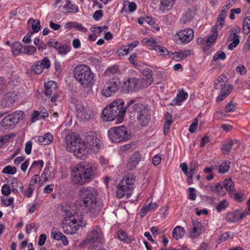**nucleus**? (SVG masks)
<instances>
[{
    "instance_id": "nucleus-62",
    "label": "nucleus",
    "mask_w": 250,
    "mask_h": 250,
    "mask_svg": "<svg viewBox=\"0 0 250 250\" xmlns=\"http://www.w3.org/2000/svg\"><path fill=\"white\" fill-rule=\"evenodd\" d=\"M87 250H105V249L103 247V244H93L88 247Z\"/></svg>"
},
{
    "instance_id": "nucleus-42",
    "label": "nucleus",
    "mask_w": 250,
    "mask_h": 250,
    "mask_svg": "<svg viewBox=\"0 0 250 250\" xmlns=\"http://www.w3.org/2000/svg\"><path fill=\"white\" fill-rule=\"evenodd\" d=\"M30 21L32 22L31 26L33 32L37 33L39 32L41 29L40 21L39 20H34L31 18L28 20V23H29Z\"/></svg>"
},
{
    "instance_id": "nucleus-54",
    "label": "nucleus",
    "mask_w": 250,
    "mask_h": 250,
    "mask_svg": "<svg viewBox=\"0 0 250 250\" xmlns=\"http://www.w3.org/2000/svg\"><path fill=\"white\" fill-rule=\"evenodd\" d=\"M43 165L44 162L42 160L34 161L32 164L30 170L32 168H42L43 167Z\"/></svg>"
},
{
    "instance_id": "nucleus-20",
    "label": "nucleus",
    "mask_w": 250,
    "mask_h": 250,
    "mask_svg": "<svg viewBox=\"0 0 250 250\" xmlns=\"http://www.w3.org/2000/svg\"><path fill=\"white\" fill-rule=\"evenodd\" d=\"M9 114L4 117L0 122V130L5 131L10 129L14 125V121H13L12 118Z\"/></svg>"
},
{
    "instance_id": "nucleus-63",
    "label": "nucleus",
    "mask_w": 250,
    "mask_h": 250,
    "mask_svg": "<svg viewBox=\"0 0 250 250\" xmlns=\"http://www.w3.org/2000/svg\"><path fill=\"white\" fill-rule=\"evenodd\" d=\"M230 41L232 42H240V36L236 33H231L229 35Z\"/></svg>"
},
{
    "instance_id": "nucleus-23",
    "label": "nucleus",
    "mask_w": 250,
    "mask_h": 250,
    "mask_svg": "<svg viewBox=\"0 0 250 250\" xmlns=\"http://www.w3.org/2000/svg\"><path fill=\"white\" fill-rule=\"evenodd\" d=\"M152 73V71L148 68H146L143 69L142 74L144 77L143 79L146 81L145 84H144V87H147L153 83Z\"/></svg>"
},
{
    "instance_id": "nucleus-46",
    "label": "nucleus",
    "mask_w": 250,
    "mask_h": 250,
    "mask_svg": "<svg viewBox=\"0 0 250 250\" xmlns=\"http://www.w3.org/2000/svg\"><path fill=\"white\" fill-rule=\"evenodd\" d=\"M226 17V14L222 13L220 12L219 15L218 16L217 19V28L219 26L220 28H221L223 25L224 24V20Z\"/></svg>"
},
{
    "instance_id": "nucleus-36",
    "label": "nucleus",
    "mask_w": 250,
    "mask_h": 250,
    "mask_svg": "<svg viewBox=\"0 0 250 250\" xmlns=\"http://www.w3.org/2000/svg\"><path fill=\"white\" fill-rule=\"evenodd\" d=\"M194 13L191 11L189 10L183 15L181 19L182 23L185 24H187L189 23L194 17Z\"/></svg>"
},
{
    "instance_id": "nucleus-32",
    "label": "nucleus",
    "mask_w": 250,
    "mask_h": 250,
    "mask_svg": "<svg viewBox=\"0 0 250 250\" xmlns=\"http://www.w3.org/2000/svg\"><path fill=\"white\" fill-rule=\"evenodd\" d=\"M138 80L135 78H129L127 81L125 82L124 85L127 87L129 91H132L135 89L137 85Z\"/></svg>"
},
{
    "instance_id": "nucleus-57",
    "label": "nucleus",
    "mask_w": 250,
    "mask_h": 250,
    "mask_svg": "<svg viewBox=\"0 0 250 250\" xmlns=\"http://www.w3.org/2000/svg\"><path fill=\"white\" fill-rule=\"evenodd\" d=\"M11 191V188L9 185L4 184L1 188V193L5 196L9 195Z\"/></svg>"
},
{
    "instance_id": "nucleus-59",
    "label": "nucleus",
    "mask_w": 250,
    "mask_h": 250,
    "mask_svg": "<svg viewBox=\"0 0 250 250\" xmlns=\"http://www.w3.org/2000/svg\"><path fill=\"white\" fill-rule=\"evenodd\" d=\"M188 199L190 200L194 201L196 199V194L194 188H189L188 190Z\"/></svg>"
},
{
    "instance_id": "nucleus-10",
    "label": "nucleus",
    "mask_w": 250,
    "mask_h": 250,
    "mask_svg": "<svg viewBox=\"0 0 250 250\" xmlns=\"http://www.w3.org/2000/svg\"><path fill=\"white\" fill-rule=\"evenodd\" d=\"M110 140L114 143L125 141L129 138L126 129L124 126L110 128L108 131Z\"/></svg>"
},
{
    "instance_id": "nucleus-47",
    "label": "nucleus",
    "mask_w": 250,
    "mask_h": 250,
    "mask_svg": "<svg viewBox=\"0 0 250 250\" xmlns=\"http://www.w3.org/2000/svg\"><path fill=\"white\" fill-rule=\"evenodd\" d=\"M155 51L158 55L161 56H165L169 54V52L166 47L160 45L157 49H155Z\"/></svg>"
},
{
    "instance_id": "nucleus-49",
    "label": "nucleus",
    "mask_w": 250,
    "mask_h": 250,
    "mask_svg": "<svg viewBox=\"0 0 250 250\" xmlns=\"http://www.w3.org/2000/svg\"><path fill=\"white\" fill-rule=\"evenodd\" d=\"M130 51V50H128V47L126 46V45H124L119 48L116 51V53L119 56L121 57L127 55Z\"/></svg>"
},
{
    "instance_id": "nucleus-2",
    "label": "nucleus",
    "mask_w": 250,
    "mask_h": 250,
    "mask_svg": "<svg viewBox=\"0 0 250 250\" xmlns=\"http://www.w3.org/2000/svg\"><path fill=\"white\" fill-rule=\"evenodd\" d=\"M62 215L63 219L62 223V228L64 233L68 234L75 233L79 227H84L86 222L82 217L73 213L70 210L62 208Z\"/></svg>"
},
{
    "instance_id": "nucleus-9",
    "label": "nucleus",
    "mask_w": 250,
    "mask_h": 250,
    "mask_svg": "<svg viewBox=\"0 0 250 250\" xmlns=\"http://www.w3.org/2000/svg\"><path fill=\"white\" fill-rule=\"evenodd\" d=\"M134 179L132 175H127L120 182L117 187L116 196L120 199L130 197L133 188Z\"/></svg>"
},
{
    "instance_id": "nucleus-3",
    "label": "nucleus",
    "mask_w": 250,
    "mask_h": 250,
    "mask_svg": "<svg viewBox=\"0 0 250 250\" xmlns=\"http://www.w3.org/2000/svg\"><path fill=\"white\" fill-rule=\"evenodd\" d=\"M64 141L67 151L73 153L78 158L83 159L89 153L87 145L75 133L67 134Z\"/></svg>"
},
{
    "instance_id": "nucleus-24",
    "label": "nucleus",
    "mask_w": 250,
    "mask_h": 250,
    "mask_svg": "<svg viewBox=\"0 0 250 250\" xmlns=\"http://www.w3.org/2000/svg\"><path fill=\"white\" fill-rule=\"evenodd\" d=\"M188 97V94L183 90L179 91L177 96L170 103V105H181V103Z\"/></svg>"
},
{
    "instance_id": "nucleus-19",
    "label": "nucleus",
    "mask_w": 250,
    "mask_h": 250,
    "mask_svg": "<svg viewBox=\"0 0 250 250\" xmlns=\"http://www.w3.org/2000/svg\"><path fill=\"white\" fill-rule=\"evenodd\" d=\"M141 160V155L138 152H135L129 158L127 164V167L130 170L133 169L138 164Z\"/></svg>"
},
{
    "instance_id": "nucleus-12",
    "label": "nucleus",
    "mask_w": 250,
    "mask_h": 250,
    "mask_svg": "<svg viewBox=\"0 0 250 250\" xmlns=\"http://www.w3.org/2000/svg\"><path fill=\"white\" fill-rule=\"evenodd\" d=\"M120 81L117 76L113 77L111 80L106 82L104 86L102 93L105 97L110 96L115 93L119 88Z\"/></svg>"
},
{
    "instance_id": "nucleus-61",
    "label": "nucleus",
    "mask_w": 250,
    "mask_h": 250,
    "mask_svg": "<svg viewBox=\"0 0 250 250\" xmlns=\"http://www.w3.org/2000/svg\"><path fill=\"white\" fill-rule=\"evenodd\" d=\"M235 110L236 105L232 102L228 103L226 106L225 111L227 112L234 111Z\"/></svg>"
},
{
    "instance_id": "nucleus-25",
    "label": "nucleus",
    "mask_w": 250,
    "mask_h": 250,
    "mask_svg": "<svg viewBox=\"0 0 250 250\" xmlns=\"http://www.w3.org/2000/svg\"><path fill=\"white\" fill-rule=\"evenodd\" d=\"M208 188L212 192L217 193L221 196H224L227 194L222 184L221 183L210 185L208 186Z\"/></svg>"
},
{
    "instance_id": "nucleus-26",
    "label": "nucleus",
    "mask_w": 250,
    "mask_h": 250,
    "mask_svg": "<svg viewBox=\"0 0 250 250\" xmlns=\"http://www.w3.org/2000/svg\"><path fill=\"white\" fill-rule=\"evenodd\" d=\"M222 185L226 192H227V191H228L229 196L232 197V194L235 189L234 184L232 180L230 178L226 179L223 181Z\"/></svg>"
},
{
    "instance_id": "nucleus-34",
    "label": "nucleus",
    "mask_w": 250,
    "mask_h": 250,
    "mask_svg": "<svg viewBox=\"0 0 250 250\" xmlns=\"http://www.w3.org/2000/svg\"><path fill=\"white\" fill-rule=\"evenodd\" d=\"M185 231L184 228L181 226H177L172 231L173 237L178 240L181 238L185 234Z\"/></svg>"
},
{
    "instance_id": "nucleus-58",
    "label": "nucleus",
    "mask_w": 250,
    "mask_h": 250,
    "mask_svg": "<svg viewBox=\"0 0 250 250\" xmlns=\"http://www.w3.org/2000/svg\"><path fill=\"white\" fill-rule=\"evenodd\" d=\"M233 236V234L230 233L229 232H226L222 235H220L219 237V239L221 241H225L229 239L232 238Z\"/></svg>"
},
{
    "instance_id": "nucleus-1",
    "label": "nucleus",
    "mask_w": 250,
    "mask_h": 250,
    "mask_svg": "<svg viewBox=\"0 0 250 250\" xmlns=\"http://www.w3.org/2000/svg\"><path fill=\"white\" fill-rule=\"evenodd\" d=\"M98 190L93 187L82 188L79 191L80 205L90 216H96L101 209L97 205Z\"/></svg>"
},
{
    "instance_id": "nucleus-35",
    "label": "nucleus",
    "mask_w": 250,
    "mask_h": 250,
    "mask_svg": "<svg viewBox=\"0 0 250 250\" xmlns=\"http://www.w3.org/2000/svg\"><path fill=\"white\" fill-rule=\"evenodd\" d=\"M63 8L65 9L67 12L69 13H77L79 11V9L77 6L72 4L69 0H66V3L63 6Z\"/></svg>"
},
{
    "instance_id": "nucleus-15",
    "label": "nucleus",
    "mask_w": 250,
    "mask_h": 250,
    "mask_svg": "<svg viewBox=\"0 0 250 250\" xmlns=\"http://www.w3.org/2000/svg\"><path fill=\"white\" fill-rule=\"evenodd\" d=\"M179 40L182 43H188L191 41L194 37V31L191 28H187L179 31L177 33Z\"/></svg>"
},
{
    "instance_id": "nucleus-48",
    "label": "nucleus",
    "mask_w": 250,
    "mask_h": 250,
    "mask_svg": "<svg viewBox=\"0 0 250 250\" xmlns=\"http://www.w3.org/2000/svg\"><path fill=\"white\" fill-rule=\"evenodd\" d=\"M118 238L121 241L128 243L129 239L125 232L122 230H119L117 233Z\"/></svg>"
},
{
    "instance_id": "nucleus-60",
    "label": "nucleus",
    "mask_w": 250,
    "mask_h": 250,
    "mask_svg": "<svg viewBox=\"0 0 250 250\" xmlns=\"http://www.w3.org/2000/svg\"><path fill=\"white\" fill-rule=\"evenodd\" d=\"M198 164L196 161H192L190 166V172L195 174L198 169Z\"/></svg>"
},
{
    "instance_id": "nucleus-18",
    "label": "nucleus",
    "mask_w": 250,
    "mask_h": 250,
    "mask_svg": "<svg viewBox=\"0 0 250 250\" xmlns=\"http://www.w3.org/2000/svg\"><path fill=\"white\" fill-rule=\"evenodd\" d=\"M36 142L42 145L50 144L53 140L52 134L49 132L45 133L43 136H38L34 137Z\"/></svg>"
},
{
    "instance_id": "nucleus-16",
    "label": "nucleus",
    "mask_w": 250,
    "mask_h": 250,
    "mask_svg": "<svg viewBox=\"0 0 250 250\" xmlns=\"http://www.w3.org/2000/svg\"><path fill=\"white\" fill-rule=\"evenodd\" d=\"M18 98L15 92L6 93L0 102V105L3 108H10L13 106Z\"/></svg>"
},
{
    "instance_id": "nucleus-41",
    "label": "nucleus",
    "mask_w": 250,
    "mask_h": 250,
    "mask_svg": "<svg viewBox=\"0 0 250 250\" xmlns=\"http://www.w3.org/2000/svg\"><path fill=\"white\" fill-rule=\"evenodd\" d=\"M37 51V48L33 45H25L23 46L22 53L31 55Z\"/></svg>"
},
{
    "instance_id": "nucleus-51",
    "label": "nucleus",
    "mask_w": 250,
    "mask_h": 250,
    "mask_svg": "<svg viewBox=\"0 0 250 250\" xmlns=\"http://www.w3.org/2000/svg\"><path fill=\"white\" fill-rule=\"evenodd\" d=\"M226 58L225 53L223 51H218L213 56V60L214 61H216L218 60H224Z\"/></svg>"
},
{
    "instance_id": "nucleus-52",
    "label": "nucleus",
    "mask_w": 250,
    "mask_h": 250,
    "mask_svg": "<svg viewBox=\"0 0 250 250\" xmlns=\"http://www.w3.org/2000/svg\"><path fill=\"white\" fill-rule=\"evenodd\" d=\"M49 171V168L46 167L44 169L43 172L42 174V178L44 179V181H47L49 179H52L54 177V174H48V172Z\"/></svg>"
},
{
    "instance_id": "nucleus-31",
    "label": "nucleus",
    "mask_w": 250,
    "mask_h": 250,
    "mask_svg": "<svg viewBox=\"0 0 250 250\" xmlns=\"http://www.w3.org/2000/svg\"><path fill=\"white\" fill-rule=\"evenodd\" d=\"M142 42L144 44L150 47L149 49H153L155 51L160 45L155 39L153 38L149 39L145 38L142 40Z\"/></svg>"
},
{
    "instance_id": "nucleus-33",
    "label": "nucleus",
    "mask_w": 250,
    "mask_h": 250,
    "mask_svg": "<svg viewBox=\"0 0 250 250\" xmlns=\"http://www.w3.org/2000/svg\"><path fill=\"white\" fill-rule=\"evenodd\" d=\"M212 33L208 36L206 41V44L209 45L210 44L213 43L217 37V25H214L212 28Z\"/></svg>"
},
{
    "instance_id": "nucleus-40",
    "label": "nucleus",
    "mask_w": 250,
    "mask_h": 250,
    "mask_svg": "<svg viewBox=\"0 0 250 250\" xmlns=\"http://www.w3.org/2000/svg\"><path fill=\"white\" fill-rule=\"evenodd\" d=\"M10 116H11L12 119L13 121H14L15 125L17 124L19 121L21 119H22V117L23 116V112L21 111H16L12 113V114H9Z\"/></svg>"
},
{
    "instance_id": "nucleus-64",
    "label": "nucleus",
    "mask_w": 250,
    "mask_h": 250,
    "mask_svg": "<svg viewBox=\"0 0 250 250\" xmlns=\"http://www.w3.org/2000/svg\"><path fill=\"white\" fill-rule=\"evenodd\" d=\"M198 120L197 119H195L194 120L193 123L191 124V125H190L188 130L191 133H193L196 131L197 129V126L198 125Z\"/></svg>"
},
{
    "instance_id": "nucleus-21",
    "label": "nucleus",
    "mask_w": 250,
    "mask_h": 250,
    "mask_svg": "<svg viewBox=\"0 0 250 250\" xmlns=\"http://www.w3.org/2000/svg\"><path fill=\"white\" fill-rule=\"evenodd\" d=\"M245 215L243 212L236 210L233 212L228 213L226 217V220L229 222H235L242 219Z\"/></svg>"
},
{
    "instance_id": "nucleus-44",
    "label": "nucleus",
    "mask_w": 250,
    "mask_h": 250,
    "mask_svg": "<svg viewBox=\"0 0 250 250\" xmlns=\"http://www.w3.org/2000/svg\"><path fill=\"white\" fill-rule=\"evenodd\" d=\"M17 172V168L15 167L8 165L4 167L1 173L7 175H14Z\"/></svg>"
},
{
    "instance_id": "nucleus-4",
    "label": "nucleus",
    "mask_w": 250,
    "mask_h": 250,
    "mask_svg": "<svg viewBox=\"0 0 250 250\" xmlns=\"http://www.w3.org/2000/svg\"><path fill=\"white\" fill-rule=\"evenodd\" d=\"M124 103L123 100L120 99L105 107L102 113L103 121L108 122L116 120V123H122L126 108L124 106Z\"/></svg>"
},
{
    "instance_id": "nucleus-6",
    "label": "nucleus",
    "mask_w": 250,
    "mask_h": 250,
    "mask_svg": "<svg viewBox=\"0 0 250 250\" xmlns=\"http://www.w3.org/2000/svg\"><path fill=\"white\" fill-rule=\"evenodd\" d=\"M125 106L131 113L137 114V118L142 126H146L150 120V114L146 106L141 103H135L134 100H129Z\"/></svg>"
},
{
    "instance_id": "nucleus-14",
    "label": "nucleus",
    "mask_w": 250,
    "mask_h": 250,
    "mask_svg": "<svg viewBox=\"0 0 250 250\" xmlns=\"http://www.w3.org/2000/svg\"><path fill=\"white\" fill-rule=\"evenodd\" d=\"M50 66V61L47 57H44L42 60L34 63L31 70L37 74H40L42 72L44 69H48Z\"/></svg>"
},
{
    "instance_id": "nucleus-45",
    "label": "nucleus",
    "mask_w": 250,
    "mask_h": 250,
    "mask_svg": "<svg viewBox=\"0 0 250 250\" xmlns=\"http://www.w3.org/2000/svg\"><path fill=\"white\" fill-rule=\"evenodd\" d=\"M229 205V202L224 199L219 203L216 207V209L218 212H220L222 210H225Z\"/></svg>"
},
{
    "instance_id": "nucleus-22",
    "label": "nucleus",
    "mask_w": 250,
    "mask_h": 250,
    "mask_svg": "<svg viewBox=\"0 0 250 250\" xmlns=\"http://www.w3.org/2000/svg\"><path fill=\"white\" fill-rule=\"evenodd\" d=\"M193 228L189 232L190 236L192 238H195L201 234L202 225L198 222L193 221H192Z\"/></svg>"
},
{
    "instance_id": "nucleus-13",
    "label": "nucleus",
    "mask_w": 250,
    "mask_h": 250,
    "mask_svg": "<svg viewBox=\"0 0 250 250\" xmlns=\"http://www.w3.org/2000/svg\"><path fill=\"white\" fill-rule=\"evenodd\" d=\"M85 139L88 144L87 146L89 150L97 151L101 145V140L98 138L97 134L92 131L86 133Z\"/></svg>"
},
{
    "instance_id": "nucleus-55",
    "label": "nucleus",
    "mask_w": 250,
    "mask_h": 250,
    "mask_svg": "<svg viewBox=\"0 0 250 250\" xmlns=\"http://www.w3.org/2000/svg\"><path fill=\"white\" fill-rule=\"evenodd\" d=\"M230 164V162H229L228 164L227 162H225L219 166V172L222 173H224L227 172L230 167L229 165Z\"/></svg>"
},
{
    "instance_id": "nucleus-17",
    "label": "nucleus",
    "mask_w": 250,
    "mask_h": 250,
    "mask_svg": "<svg viewBox=\"0 0 250 250\" xmlns=\"http://www.w3.org/2000/svg\"><path fill=\"white\" fill-rule=\"evenodd\" d=\"M239 146L240 143L238 141L229 140L222 145L221 150L223 154L228 155L232 148L236 150L239 147Z\"/></svg>"
},
{
    "instance_id": "nucleus-30",
    "label": "nucleus",
    "mask_w": 250,
    "mask_h": 250,
    "mask_svg": "<svg viewBox=\"0 0 250 250\" xmlns=\"http://www.w3.org/2000/svg\"><path fill=\"white\" fill-rule=\"evenodd\" d=\"M220 86H222L220 93L226 95V97L230 93L233 89V87L231 85L226 84V83L224 82V81H222L221 84L220 85L215 84L214 87L215 89H218L219 88Z\"/></svg>"
},
{
    "instance_id": "nucleus-37",
    "label": "nucleus",
    "mask_w": 250,
    "mask_h": 250,
    "mask_svg": "<svg viewBox=\"0 0 250 250\" xmlns=\"http://www.w3.org/2000/svg\"><path fill=\"white\" fill-rule=\"evenodd\" d=\"M119 73V66L117 65L108 67L104 72V74L108 77L116 76Z\"/></svg>"
},
{
    "instance_id": "nucleus-5",
    "label": "nucleus",
    "mask_w": 250,
    "mask_h": 250,
    "mask_svg": "<svg viewBox=\"0 0 250 250\" xmlns=\"http://www.w3.org/2000/svg\"><path fill=\"white\" fill-rule=\"evenodd\" d=\"M97 175V168L93 165H82L72 172V180L76 184L83 185L91 181Z\"/></svg>"
},
{
    "instance_id": "nucleus-7",
    "label": "nucleus",
    "mask_w": 250,
    "mask_h": 250,
    "mask_svg": "<svg viewBox=\"0 0 250 250\" xmlns=\"http://www.w3.org/2000/svg\"><path fill=\"white\" fill-rule=\"evenodd\" d=\"M73 74L75 78L83 87L93 85L94 74L88 66L85 64L77 65L74 69Z\"/></svg>"
},
{
    "instance_id": "nucleus-11",
    "label": "nucleus",
    "mask_w": 250,
    "mask_h": 250,
    "mask_svg": "<svg viewBox=\"0 0 250 250\" xmlns=\"http://www.w3.org/2000/svg\"><path fill=\"white\" fill-rule=\"evenodd\" d=\"M104 243L103 233L100 228L98 226L94 227L89 232L86 239L83 242V245H99Z\"/></svg>"
},
{
    "instance_id": "nucleus-8",
    "label": "nucleus",
    "mask_w": 250,
    "mask_h": 250,
    "mask_svg": "<svg viewBox=\"0 0 250 250\" xmlns=\"http://www.w3.org/2000/svg\"><path fill=\"white\" fill-rule=\"evenodd\" d=\"M74 104L77 118L81 122H91L95 120L96 112L87 104L79 100H75Z\"/></svg>"
},
{
    "instance_id": "nucleus-43",
    "label": "nucleus",
    "mask_w": 250,
    "mask_h": 250,
    "mask_svg": "<svg viewBox=\"0 0 250 250\" xmlns=\"http://www.w3.org/2000/svg\"><path fill=\"white\" fill-rule=\"evenodd\" d=\"M243 32L245 34H247L250 32V18L246 17L243 22Z\"/></svg>"
},
{
    "instance_id": "nucleus-39",
    "label": "nucleus",
    "mask_w": 250,
    "mask_h": 250,
    "mask_svg": "<svg viewBox=\"0 0 250 250\" xmlns=\"http://www.w3.org/2000/svg\"><path fill=\"white\" fill-rule=\"evenodd\" d=\"M71 49V46L67 44H61L57 50L58 54L62 55H66Z\"/></svg>"
},
{
    "instance_id": "nucleus-56",
    "label": "nucleus",
    "mask_w": 250,
    "mask_h": 250,
    "mask_svg": "<svg viewBox=\"0 0 250 250\" xmlns=\"http://www.w3.org/2000/svg\"><path fill=\"white\" fill-rule=\"evenodd\" d=\"M62 233L61 232L58 233L56 231V229L55 228H53L51 231V238L53 239L56 240H60L61 239V237H62Z\"/></svg>"
},
{
    "instance_id": "nucleus-29",
    "label": "nucleus",
    "mask_w": 250,
    "mask_h": 250,
    "mask_svg": "<svg viewBox=\"0 0 250 250\" xmlns=\"http://www.w3.org/2000/svg\"><path fill=\"white\" fill-rule=\"evenodd\" d=\"M20 182L18 178H13L10 181V187L11 188V191L13 193L15 194H17L19 192V190L18 188H20V191L22 192L23 189V187L21 185V186H19ZM21 185V184L20 183Z\"/></svg>"
},
{
    "instance_id": "nucleus-27",
    "label": "nucleus",
    "mask_w": 250,
    "mask_h": 250,
    "mask_svg": "<svg viewBox=\"0 0 250 250\" xmlns=\"http://www.w3.org/2000/svg\"><path fill=\"white\" fill-rule=\"evenodd\" d=\"M45 90L44 93L46 96H50L56 92L57 85L53 82H49L44 84Z\"/></svg>"
},
{
    "instance_id": "nucleus-53",
    "label": "nucleus",
    "mask_w": 250,
    "mask_h": 250,
    "mask_svg": "<svg viewBox=\"0 0 250 250\" xmlns=\"http://www.w3.org/2000/svg\"><path fill=\"white\" fill-rule=\"evenodd\" d=\"M61 44H61L58 41H55L54 39H50L47 42V45L48 46L53 47L56 50H57Z\"/></svg>"
},
{
    "instance_id": "nucleus-38",
    "label": "nucleus",
    "mask_w": 250,
    "mask_h": 250,
    "mask_svg": "<svg viewBox=\"0 0 250 250\" xmlns=\"http://www.w3.org/2000/svg\"><path fill=\"white\" fill-rule=\"evenodd\" d=\"M23 46L20 42H14L11 47V50L13 54L18 55L22 53Z\"/></svg>"
},
{
    "instance_id": "nucleus-50",
    "label": "nucleus",
    "mask_w": 250,
    "mask_h": 250,
    "mask_svg": "<svg viewBox=\"0 0 250 250\" xmlns=\"http://www.w3.org/2000/svg\"><path fill=\"white\" fill-rule=\"evenodd\" d=\"M126 6H127V10L130 13L134 12L136 9V4L133 2H129L127 0L125 1L124 3V8Z\"/></svg>"
},
{
    "instance_id": "nucleus-28",
    "label": "nucleus",
    "mask_w": 250,
    "mask_h": 250,
    "mask_svg": "<svg viewBox=\"0 0 250 250\" xmlns=\"http://www.w3.org/2000/svg\"><path fill=\"white\" fill-rule=\"evenodd\" d=\"M158 206L156 203L151 201L148 205L144 206L140 210L139 214L141 217H144L149 211L154 210L157 208Z\"/></svg>"
}]
</instances>
